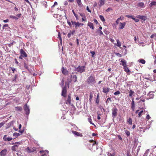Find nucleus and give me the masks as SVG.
<instances>
[{
	"mask_svg": "<svg viewBox=\"0 0 156 156\" xmlns=\"http://www.w3.org/2000/svg\"><path fill=\"white\" fill-rule=\"evenodd\" d=\"M134 92L132 91V90H130L129 92V96L131 97L132 96V95H133V94L134 93Z\"/></svg>",
	"mask_w": 156,
	"mask_h": 156,
	"instance_id": "obj_29",
	"label": "nucleus"
},
{
	"mask_svg": "<svg viewBox=\"0 0 156 156\" xmlns=\"http://www.w3.org/2000/svg\"><path fill=\"white\" fill-rule=\"evenodd\" d=\"M136 147L137 145L136 144V142H134V146L133 147L132 149V151H134L135 150Z\"/></svg>",
	"mask_w": 156,
	"mask_h": 156,
	"instance_id": "obj_32",
	"label": "nucleus"
},
{
	"mask_svg": "<svg viewBox=\"0 0 156 156\" xmlns=\"http://www.w3.org/2000/svg\"><path fill=\"white\" fill-rule=\"evenodd\" d=\"M24 110L25 112L26 115H28L30 113V109L29 106H27V104H25L24 106Z\"/></svg>",
	"mask_w": 156,
	"mask_h": 156,
	"instance_id": "obj_5",
	"label": "nucleus"
},
{
	"mask_svg": "<svg viewBox=\"0 0 156 156\" xmlns=\"http://www.w3.org/2000/svg\"><path fill=\"white\" fill-rule=\"evenodd\" d=\"M72 132L74 136H82V135L81 133L77 132H76V131L73 130L72 131Z\"/></svg>",
	"mask_w": 156,
	"mask_h": 156,
	"instance_id": "obj_7",
	"label": "nucleus"
},
{
	"mask_svg": "<svg viewBox=\"0 0 156 156\" xmlns=\"http://www.w3.org/2000/svg\"><path fill=\"white\" fill-rule=\"evenodd\" d=\"M105 0H100L98 4L99 7H101L102 5L104 4Z\"/></svg>",
	"mask_w": 156,
	"mask_h": 156,
	"instance_id": "obj_21",
	"label": "nucleus"
},
{
	"mask_svg": "<svg viewBox=\"0 0 156 156\" xmlns=\"http://www.w3.org/2000/svg\"><path fill=\"white\" fill-rule=\"evenodd\" d=\"M76 2L79 7H81L83 5L81 2V0H76Z\"/></svg>",
	"mask_w": 156,
	"mask_h": 156,
	"instance_id": "obj_22",
	"label": "nucleus"
},
{
	"mask_svg": "<svg viewBox=\"0 0 156 156\" xmlns=\"http://www.w3.org/2000/svg\"><path fill=\"white\" fill-rule=\"evenodd\" d=\"M127 122L130 125H131L132 124V119L130 118H129V119H128Z\"/></svg>",
	"mask_w": 156,
	"mask_h": 156,
	"instance_id": "obj_34",
	"label": "nucleus"
},
{
	"mask_svg": "<svg viewBox=\"0 0 156 156\" xmlns=\"http://www.w3.org/2000/svg\"><path fill=\"white\" fill-rule=\"evenodd\" d=\"M22 142L21 141H19V142H16L15 143H13L12 144H15L17 145V144H22Z\"/></svg>",
	"mask_w": 156,
	"mask_h": 156,
	"instance_id": "obj_37",
	"label": "nucleus"
},
{
	"mask_svg": "<svg viewBox=\"0 0 156 156\" xmlns=\"http://www.w3.org/2000/svg\"><path fill=\"white\" fill-rule=\"evenodd\" d=\"M97 32H98L99 33V35H100V36H101L102 35H103V32L101 30H97Z\"/></svg>",
	"mask_w": 156,
	"mask_h": 156,
	"instance_id": "obj_35",
	"label": "nucleus"
},
{
	"mask_svg": "<svg viewBox=\"0 0 156 156\" xmlns=\"http://www.w3.org/2000/svg\"><path fill=\"white\" fill-rule=\"evenodd\" d=\"M90 53L91 54H92V57H94V55H95V52L94 51H91Z\"/></svg>",
	"mask_w": 156,
	"mask_h": 156,
	"instance_id": "obj_56",
	"label": "nucleus"
},
{
	"mask_svg": "<svg viewBox=\"0 0 156 156\" xmlns=\"http://www.w3.org/2000/svg\"><path fill=\"white\" fill-rule=\"evenodd\" d=\"M119 61H120V62L122 63V64H122L123 66V68L125 66H127L126 61L125 60L122 59L121 61H120V60H119Z\"/></svg>",
	"mask_w": 156,
	"mask_h": 156,
	"instance_id": "obj_16",
	"label": "nucleus"
},
{
	"mask_svg": "<svg viewBox=\"0 0 156 156\" xmlns=\"http://www.w3.org/2000/svg\"><path fill=\"white\" fill-rule=\"evenodd\" d=\"M36 148L34 147H28L24 149L25 151L28 153H31L36 151Z\"/></svg>",
	"mask_w": 156,
	"mask_h": 156,
	"instance_id": "obj_4",
	"label": "nucleus"
},
{
	"mask_svg": "<svg viewBox=\"0 0 156 156\" xmlns=\"http://www.w3.org/2000/svg\"><path fill=\"white\" fill-rule=\"evenodd\" d=\"M149 5L151 7L153 6H156V2L155 1H152L151 2V3L149 4Z\"/></svg>",
	"mask_w": 156,
	"mask_h": 156,
	"instance_id": "obj_23",
	"label": "nucleus"
},
{
	"mask_svg": "<svg viewBox=\"0 0 156 156\" xmlns=\"http://www.w3.org/2000/svg\"><path fill=\"white\" fill-rule=\"evenodd\" d=\"M24 67L26 69H28V66L25 63H24Z\"/></svg>",
	"mask_w": 156,
	"mask_h": 156,
	"instance_id": "obj_57",
	"label": "nucleus"
},
{
	"mask_svg": "<svg viewBox=\"0 0 156 156\" xmlns=\"http://www.w3.org/2000/svg\"><path fill=\"white\" fill-rule=\"evenodd\" d=\"M20 134L19 133H15L13 134V136H20Z\"/></svg>",
	"mask_w": 156,
	"mask_h": 156,
	"instance_id": "obj_45",
	"label": "nucleus"
},
{
	"mask_svg": "<svg viewBox=\"0 0 156 156\" xmlns=\"http://www.w3.org/2000/svg\"><path fill=\"white\" fill-rule=\"evenodd\" d=\"M72 24L73 25H74L75 28H76L77 27H79V22H76L75 21H71Z\"/></svg>",
	"mask_w": 156,
	"mask_h": 156,
	"instance_id": "obj_15",
	"label": "nucleus"
},
{
	"mask_svg": "<svg viewBox=\"0 0 156 156\" xmlns=\"http://www.w3.org/2000/svg\"><path fill=\"white\" fill-rule=\"evenodd\" d=\"M5 123V122H3L0 123V128L3 126Z\"/></svg>",
	"mask_w": 156,
	"mask_h": 156,
	"instance_id": "obj_48",
	"label": "nucleus"
},
{
	"mask_svg": "<svg viewBox=\"0 0 156 156\" xmlns=\"http://www.w3.org/2000/svg\"><path fill=\"white\" fill-rule=\"evenodd\" d=\"M66 92L67 90L66 87H64L62 89V95L64 97H65Z\"/></svg>",
	"mask_w": 156,
	"mask_h": 156,
	"instance_id": "obj_11",
	"label": "nucleus"
},
{
	"mask_svg": "<svg viewBox=\"0 0 156 156\" xmlns=\"http://www.w3.org/2000/svg\"><path fill=\"white\" fill-rule=\"evenodd\" d=\"M108 156H115V154L114 153L112 154L109 152H108Z\"/></svg>",
	"mask_w": 156,
	"mask_h": 156,
	"instance_id": "obj_46",
	"label": "nucleus"
},
{
	"mask_svg": "<svg viewBox=\"0 0 156 156\" xmlns=\"http://www.w3.org/2000/svg\"><path fill=\"white\" fill-rule=\"evenodd\" d=\"M40 153L41 155H40L39 156H44L45 154L44 153V152L43 151H40Z\"/></svg>",
	"mask_w": 156,
	"mask_h": 156,
	"instance_id": "obj_41",
	"label": "nucleus"
},
{
	"mask_svg": "<svg viewBox=\"0 0 156 156\" xmlns=\"http://www.w3.org/2000/svg\"><path fill=\"white\" fill-rule=\"evenodd\" d=\"M132 19L134 20L135 22H138L139 21V20L138 19H135L133 17V18H132Z\"/></svg>",
	"mask_w": 156,
	"mask_h": 156,
	"instance_id": "obj_53",
	"label": "nucleus"
},
{
	"mask_svg": "<svg viewBox=\"0 0 156 156\" xmlns=\"http://www.w3.org/2000/svg\"><path fill=\"white\" fill-rule=\"evenodd\" d=\"M15 42H13L11 43H10V44H8V46L9 47H11V46H12V45H13V44Z\"/></svg>",
	"mask_w": 156,
	"mask_h": 156,
	"instance_id": "obj_59",
	"label": "nucleus"
},
{
	"mask_svg": "<svg viewBox=\"0 0 156 156\" xmlns=\"http://www.w3.org/2000/svg\"><path fill=\"white\" fill-rule=\"evenodd\" d=\"M88 121L91 124H94V123H92V119H91V118L90 117H89L88 118Z\"/></svg>",
	"mask_w": 156,
	"mask_h": 156,
	"instance_id": "obj_49",
	"label": "nucleus"
},
{
	"mask_svg": "<svg viewBox=\"0 0 156 156\" xmlns=\"http://www.w3.org/2000/svg\"><path fill=\"white\" fill-rule=\"evenodd\" d=\"M99 18H100V19L101 21L103 22H104L105 20V19L103 16L102 15H99Z\"/></svg>",
	"mask_w": 156,
	"mask_h": 156,
	"instance_id": "obj_39",
	"label": "nucleus"
},
{
	"mask_svg": "<svg viewBox=\"0 0 156 156\" xmlns=\"http://www.w3.org/2000/svg\"><path fill=\"white\" fill-rule=\"evenodd\" d=\"M73 78L74 79V81L75 82L77 81V76L76 75H75L73 76Z\"/></svg>",
	"mask_w": 156,
	"mask_h": 156,
	"instance_id": "obj_51",
	"label": "nucleus"
},
{
	"mask_svg": "<svg viewBox=\"0 0 156 156\" xmlns=\"http://www.w3.org/2000/svg\"><path fill=\"white\" fill-rule=\"evenodd\" d=\"M87 82L89 84L91 85L95 83V78L92 76H90L87 79Z\"/></svg>",
	"mask_w": 156,
	"mask_h": 156,
	"instance_id": "obj_2",
	"label": "nucleus"
},
{
	"mask_svg": "<svg viewBox=\"0 0 156 156\" xmlns=\"http://www.w3.org/2000/svg\"><path fill=\"white\" fill-rule=\"evenodd\" d=\"M125 133L127 136H129L130 134V133L129 131L126 130H125Z\"/></svg>",
	"mask_w": 156,
	"mask_h": 156,
	"instance_id": "obj_40",
	"label": "nucleus"
},
{
	"mask_svg": "<svg viewBox=\"0 0 156 156\" xmlns=\"http://www.w3.org/2000/svg\"><path fill=\"white\" fill-rule=\"evenodd\" d=\"M126 25L125 22L121 23L120 22L119 23V29H121L123 28Z\"/></svg>",
	"mask_w": 156,
	"mask_h": 156,
	"instance_id": "obj_10",
	"label": "nucleus"
},
{
	"mask_svg": "<svg viewBox=\"0 0 156 156\" xmlns=\"http://www.w3.org/2000/svg\"><path fill=\"white\" fill-rule=\"evenodd\" d=\"M21 55L23 57H27V54L25 52L23 49H21L20 51Z\"/></svg>",
	"mask_w": 156,
	"mask_h": 156,
	"instance_id": "obj_13",
	"label": "nucleus"
},
{
	"mask_svg": "<svg viewBox=\"0 0 156 156\" xmlns=\"http://www.w3.org/2000/svg\"><path fill=\"white\" fill-rule=\"evenodd\" d=\"M72 11L73 13V14L74 15V16L76 17V19L78 20V15L76 14V13L75 12V11H74V10H72Z\"/></svg>",
	"mask_w": 156,
	"mask_h": 156,
	"instance_id": "obj_36",
	"label": "nucleus"
},
{
	"mask_svg": "<svg viewBox=\"0 0 156 156\" xmlns=\"http://www.w3.org/2000/svg\"><path fill=\"white\" fill-rule=\"evenodd\" d=\"M7 150L6 149L2 150L0 153V155L1 156H5L6 154Z\"/></svg>",
	"mask_w": 156,
	"mask_h": 156,
	"instance_id": "obj_17",
	"label": "nucleus"
},
{
	"mask_svg": "<svg viewBox=\"0 0 156 156\" xmlns=\"http://www.w3.org/2000/svg\"><path fill=\"white\" fill-rule=\"evenodd\" d=\"M126 17L128 18H131L132 19V18H133V16L132 15H126L125 16Z\"/></svg>",
	"mask_w": 156,
	"mask_h": 156,
	"instance_id": "obj_47",
	"label": "nucleus"
},
{
	"mask_svg": "<svg viewBox=\"0 0 156 156\" xmlns=\"http://www.w3.org/2000/svg\"><path fill=\"white\" fill-rule=\"evenodd\" d=\"M3 139L5 141L8 140L9 141L11 140L12 139V138L11 137H3Z\"/></svg>",
	"mask_w": 156,
	"mask_h": 156,
	"instance_id": "obj_24",
	"label": "nucleus"
},
{
	"mask_svg": "<svg viewBox=\"0 0 156 156\" xmlns=\"http://www.w3.org/2000/svg\"><path fill=\"white\" fill-rule=\"evenodd\" d=\"M133 99L134 98L132 99V103H131V108L133 111H134L135 108V103Z\"/></svg>",
	"mask_w": 156,
	"mask_h": 156,
	"instance_id": "obj_9",
	"label": "nucleus"
},
{
	"mask_svg": "<svg viewBox=\"0 0 156 156\" xmlns=\"http://www.w3.org/2000/svg\"><path fill=\"white\" fill-rule=\"evenodd\" d=\"M138 6L142 8H144V3L143 2H139L137 3Z\"/></svg>",
	"mask_w": 156,
	"mask_h": 156,
	"instance_id": "obj_18",
	"label": "nucleus"
},
{
	"mask_svg": "<svg viewBox=\"0 0 156 156\" xmlns=\"http://www.w3.org/2000/svg\"><path fill=\"white\" fill-rule=\"evenodd\" d=\"M67 23L68 25L70 27H71L72 25V23L69 21H67Z\"/></svg>",
	"mask_w": 156,
	"mask_h": 156,
	"instance_id": "obj_60",
	"label": "nucleus"
},
{
	"mask_svg": "<svg viewBox=\"0 0 156 156\" xmlns=\"http://www.w3.org/2000/svg\"><path fill=\"white\" fill-rule=\"evenodd\" d=\"M123 68L124 69L125 71L126 72V73H128L130 72L129 70L128 69V67H127L126 66H125Z\"/></svg>",
	"mask_w": 156,
	"mask_h": 156,
	"instance_id": "obj_28",
	"label": "nucleus"
},
{
	"mask_svg": "<svg viewBox=\"0 0 156 156\" xmlns=\"http://www.w3.org/2000/svg\"><path fill=\"white\" fill-rule=\"evenodd\" d=\"M145 100H140V101L139 102V103L141 104V105L139 107V108L141 109H143L144 108V102Z\"/></svg>",
	"mask_w": 156,
	"mask_h": 156,
	"instance_id": "obj_6",
	"label": "nucleus"
},
{
	"mask_svg": "<svg viewBox=\"0 0 156 156\" xmlns=\"http://www.w3.org/2000/svg\"><path fill=\"white\" fill-rule=\"evenodd\" d=\"M43 5L44 6V7L46 8L47 7V3L46 2H44L43 4Z\"/></svg>",
	"mask_w": 156,
	"mask_h": 156,
	"instance_id": "obj_52",
	"label": "nucleus"
},
{
	"mask_svg": "<svg viewBox=\"0 0 156 156\" xmlns=\"http://www.w3.org/2000/svg\"><path fill=\"white\" fill-rule=\"evenodd\" d=\"M11 150L13 151H17L18 150V146L17 145H14L12 147Z\"/></svg>",
	"mask_w": 156,
	"mask_h": 156,
	"instance_id": "obj_8",
	"label": "nucleus"
},
{
	"mask_svg": "<svg viewBox=\"0 0 156 156\" xmlns=\"http://www.w3.org/2000/svg\"><path fill=\"white\" fill-rule=\"evenodd\" d=\"M93 98V95L91 93L90 94L89 98V101L90 102H91L92 99Z\"/></svg>",
	"mask_w": 156,
	"mask_h": 156,
	"instance_id": "obj_44",
	"label": "nucleus"
},
{
	"mask_svg": "<svg viewBox=\"0 0 156 156\" xmlns=\"http://www.w3.org/2000/svg\"><path fill=\"white\" fill-rule=\"evenodd\" d=\"M66 103L67 104H70L71 103V98L70 94H69L68 96V98L66 101Z\"/></svg>",
	"mask_w": 156,
	"mask_h": 156,
	"instance_id": "obj_12",
	"label": "nucleus"
},
{
	"mask_svg": "<svg viewBox=\"0 0 156 156\" xmlns=\"http://www.w3.org/2000/svg\"><path fill=\"white\" fill-rule=\"evenodd\" d=\"M116 56H118L119 57H122V55L119 53H116Z\"/></svg>",
	"mask_w": 156,
	"mask_h": 156,
	"instance_id": "obj_58",
	"label": "nucleus"
},
{
	"mask_svg": "<svg viewBox=\"0 0 156 156\" xmlns=\"http://www.w3.org/2000/svg\"><path fill=\"white\" fill-rule=\"evenodd\" d=\"M109 101H110V102L112 101V100H111V99L110 98H108L107 99L106 101V103L107 104V103H108Z\"/></svg>",
	"mask_w": 156,
	"mask_h": 156,
	"instance_id": "obj_54",
	"label": "nucleus"
},
{
	"mask_svg": "<svg viewBox=\"0 0 156 156\" xmlns=\"http://www.w3.org/2000/svg\"><path fill=\"white\" fill-rule=\"evenodd\" d=\"M13 122V121H12L8 123L7 126L6 127V128H8L11 126H12V125Z\"/></svg>",
	"mask_w": 156,
	"mask_h": 156,
	"instance_id": "obj_26",
	"label": "nucleus"
},
{
	"mask_svg": "<svg viewBox=\"0 0 156 156\" xmlns=\"http://www.w3.org/2000/svg\"><path fill=\"white\" fill-rule=\"evenodd\" d=\"M87 26L89 27L90 28L92 29H94V24L92 23L89 22L87 23Z\"/></svg>",
	"mask_w": 156,
	"mask_h": 156,
	"instance_id": "obj_19",
	"label": "nucleus"
},
{
	"mask_svg": "<svg viewBox=\"0 0 156 156\" xmlns=\"http://www.w3.org/2000/svg\"><path fill=\"white\" fill-rule=\"evenodd\" d=\"M109 88L107 87L103 88V92L105 93H107L109 91Z\"/></svg>",
	"mask_w": 156,
	"mask_h": 156,
	"instance_id": "obj_20",
	"label": "nucleus"
},
{
	"mask_svg": "<svg viewBox=\"0 0 156 156\" xmlns=\"http://www.w3.org/2000/svg\"><path fill=\"white\" fill-rule=\"evenodd\" d=\"M9 17L11 18H12L15 20H17V19H18V18L16 17V16L12 15L10 16H9Z\"/></svg>",
	"mask_w": 156,
	"mask_h": 156,
	"instance_id": "obj_42",
	"label": "nucleus"
},
{
	"mask_svg": "<svg viewBox=\"0 0 156 156\" xmlns=\"http://www.w3.org/2000/svg\"><path fill=\"white\" fill-rule=\"evenodd\" d=\"M75 33V30H73L70 33H69L67 36L68 37H70L71 35H73Z\"/></svg>",
	"mask_w": 156,
	"mask_h": 156,
	"instance_id": "obj_27",
	"label": "nucleus"
},
{
	"mask_svg": "<svg viewBox=\"0 0 156 156\" xmlns=\"http://www.w3.org/2000/svg\"><path fill=\"white\" fill-rule=\"evenodd\" d=\"M75 70L80 73L84 72L85 71L86 67L84 66H78L77 67L75 68Z\"/></svg>",
	"mask_w": 156,
	"mask_h": 156,
	"instance_id": "obj_1",
	"label": "nucleus"
},
{
	"mask_svg": "<svg viewBox=\"0 0 156 156\" xmlns=\"http://www.w3.org/2000/svg\"><path fill=\"white\" fill-rule=\"evenodd\" d=\"M112 116L113 118H115L117 115L118 109L115 106L113 107L112 109Z\"/></svg>",
	"mask_w": 156,
	"mask_h": 156,
	"instance_id": "obj_3",
	"label": "nucleus"
},
{
	"mask_svg": "<svg viewBox=\"0 0 156 156\" xmlns=\"http://www.w3.org/2000/svg\"><path fill=\"white\" fill-rule=\"evenodd\" d=\"M144 111L143 110H141V111H140V112H139V113H138V116L139 117H141V116L142 115V113L144 112Z\"/></svg>",
	"mask_w": 156,
	"mask_h": 156,
	"instance_id": "obj_43",
	"label": "nucleus"
},
{
	"mask_svg": "<svg viewBox=\"0 0 156 156\" xmlns=\"http://www.w3.org/2000/svg\"><path fill=\"white\" fill-rule=\"evenodd\" d=\"M16 78H17V75L16 74L14 76V78L12 79V81H16Z\"/></svg>",
	"mask_w": 156,
	"mask_h": 156,
	"instance_id": "obj_55",
	"label": "nucleus"
},
{
	"mask_svg": "<svg viewBox=\"0 0 156 156\" xmlns=\"http://www.w3.org/2000/svg\"><path fill=\"white\" fill-rule=\"evenodd\" d=\"M140 19L144 20V21H145V20L147 19V16H141Z\"/></svg>",
	"mask_w": 156,
	"mask_h": 156,
	"instance_id": "obj_31",
	"label": "nucleus"
},
{
	"mask_svg": "<svg viewBox=\"0 0 156 156\" xmlns=\"http://www.w3.org/2000/svg\"><path fill=\"white\" fill-rule=\"evenodd\" d=\"M154 36L156 37V33L155 34H153L152 35H151V38H153L154 37Z\"/></svg>",
	"mask_w": 156,
	"mask_h": 156,
	"instance_id": "obj_62",
	"label": "nucleus"
},
{
	"mask_svg": "<svg viewBox=\"0 0 156 156\" xmlns=\"http://www.w3.org/2000/svg\"><path fill=\"white\" fill-rule=\"evenodd\" d=\"M87 10L89 12H91V11H90V9H89V7H88V6H87Z\"/></svg>",
	"mask_w": 156,
	"mask_h": 156,
	"instance_id": "obj_63",
	"label": "nucleus"
},
{
	"mask_svg": "<svg viewBox=\"0 0 156 156\" xmlns=\"http://www.w3.org/2000/svg\"><path fill=\"white\" fill-rule=\"evenodd\" d=\"M138 61L139 62L143 64H145V61L143 59H140L138 60Z\"/></svg>",
	"mask_w": 156,
	"mask_h": 156,
	"instance_id": "obj_33",
	"label": "nucleus"
},
{
	"mask_svg": "<svg viewBox=\"0 0 156 156\" xmlns=\"http://www.w3.org/2000/svg\"><path fill=\"white\" fill-rule=\"evenodd\" d=\"M90 142L91 143H92V145L93 146L96 144V141L95 140H90Z\"/></svg>",
	"mask_w": 156,
	"mask_h": 156,
	"instance_id": "obj_38",
	"label": "nucleus"
},
{
	"mask_svg": "<svg viewBox=\"0 0 156 156\" xmlns=\"http://www.w3.org/2000/svg\"><path fill=\"white\" fill-rule=\"evenodd\" d=\"M62 73L65 75H66L68 74L69 72L66 69H65L63 67H62Z\"/></svg>",
	"mask_w": 156,
	"mask_h": 156,
	"instance_id": "obj_14",
	"label": "nucleus"
},
{
	"mask_svg": "<svg viewBox=\"0 0 156 156\" xmlns=\"http://www.w3.org/2000/svg\"><path fill=\"white\" fill-rule=\"evenodd\" d=\"M150 118H151V117L149 115H147V116H146V119H147V120L149 119H150Z\"/></svg>",
	"mask_w": 156,
	"mask_h": 156,
	"instance_id": "obj_61",
	"label": "nucleus"
},
{
	"mask_svg": "<svg viewBox=\"0 0 156 156\" xmlns=\"http://www.w3.org/2000/svg\"><path fill=\"white\" fill-rule=\"evenodd\" d=\"M116 42H117V46L118 47L120 48L121 45V42H120L119 40H118V39H117L116 40Z\"/></svg>",
	"mask_w": 156,
	"mask_h": 156,
	"instance_id": "obj_30",
	"label": "nucleus"
},
{
	"mask_svg": "<svg viewBox=\"0 0 156 156\" xmlns=\"http://www.w3.org/2000/svg\"><path fill=\"white\" fill-rule=\"evenodd\" d=\"M11 70L13 71V73H14V71L15 70V69L13 67H11Z\"/></svg>",
	"mask_w": 156,
	"mask_h": 156,
	"instance_id": "obj_64",
	"label": "nucleus"
},
{
	"mask_svg": "<svg viewBox=\"0 0 156 156\" xmlns=\"http://www.w3.org/2000/svg\"><path fill=\"white\" fill-rule=\"evenodd\" d=\"M147 96H150V99L153 98L154 97V94H152V92H150L148 94H147Z\"/></svg>",
	"mask_w": 156,
	"mask_h": 156,
	"instance_id": "obj_25",
	"label": "nucleus"
},
{
	"mask_svg": "<svg viewBox=\"0 0 156 156\" xmlns=\"http://www.w3.org/2000/svg\"><path fill=\"white\" fill-rule=\"evenodd\" d=\"M120 93V92L119 91H117L114 93V94L115 95H119Z\"/></svg>",
	"mask_w": 156,
	"mask_h": 156,
	"instance_id": "obj_50",
	"label": "nucleus"
}]
</instances>
